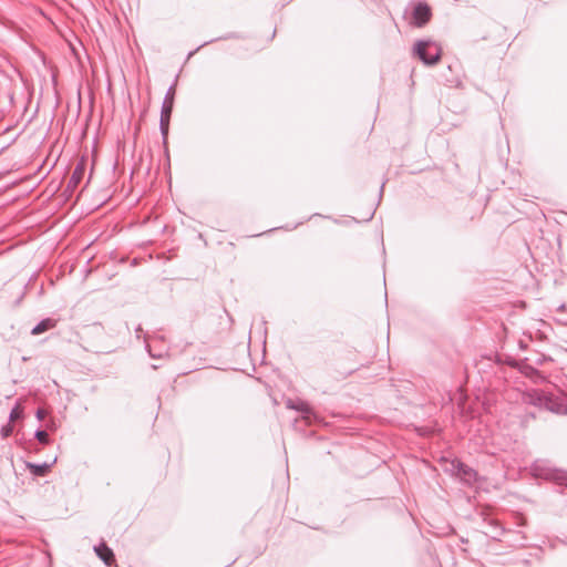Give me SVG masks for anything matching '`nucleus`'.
<instances>
[{
    "instance_id": "obj_1",
    "label": "nucleus",
    "mask_w": 567,
    "mask_h": 567,
    "mask_svg": "<svg viewBox=\"0 0 567 567\" xmlns=\"http://www.w3.org/2000/svg\"><path fill=\"white\" fill-rule=\"evenodd\" d=\"M532 473L536 477L553 481L558 485L567 486V472L550 466L549 462L537 460L532 465Z\"/></svg>"
},
{
    "instance_id": "obj_2",
    "label": "nucleus",
    "mask_w": 567,
    "mask_h": 567,
    "mask_svg": "<svg viewBox=\"0 0 567 567\" xmlns=\"http://www.w3.org/2000/svg\"><path fill=\"white\" fill-rule=\"evenodd\" d=\"M414 54L425 64L435 65L442 56L441 47L431 40H420L414 44Z\"/></svg>"
},
{
    "instance_id": "obj_3",
    "label": "nucleus",
    "mask_w": 567,
    "mask_h": 567,
    "mask_svg": "<svg viewBox=\"0 0 567 567\" xmlns=\"http://www.w3.org/2000/svg\"><path fill=\"white\" fill-rule=\"evenodd\" d=\"M530 398L534 404L543 406L553 413L567 414V401L564 398L555 396L544 391H535Z\"/></svg>"
},
{
    "instance_id": "obj_4",
    "label": "nucleus",
    "mask_w": 567,
    "mask_h": 567,
    "mask_svg": "<svg viewBox=\"0 0 567 567\" xmlns=\"http://www.w3.org/2000/svg\"><path fill=\"white\" fill-rule=\"evenodd\" d=\"M175 83L172 84L164 96V101L161 109V120H159V130L163 136L164 143L167 141L168 130H169V121L173 112L174 100L176 94Z\"/></svg>"
},
{
    "instance_id": "obj_5",
    "label": "nucleus",
    "mask_w": 567,
    "mask_h": 567,
    "mask_svg": "<svg viewBox=\"0 0 567 567\" xmlns=\"http://www.w3.org/2000/svg\"><path fill=\"white\" fill-rule=\"evenodd\" d=\"M431 17V8L426 3L419 2L414 6L412 11V23L415 27L421 28L425 25L430 21Z\"/></svg>"
},
{
    "instance_id": "obj_6",
    "label": "nucleus",
    "mask_w": 567,
    "mask_h": 567,
    "mask_svg": "<svg viewBox=\"0 0 567 567\" xmlns=\"http://www.w3.org/2000/svg\"><path fill=\"white\" fill-rule=\"evenodd\" d=\"M452 471L455 473L456 476H458L462 481H464L467 484H472L477 478L476 471H474L472 467H470L468 465L461 461L452 462Z\"/></svg>"
},
{
    "instance_id": "obj_7",
    "label": "nucleus",
    "mask_w": 567,
    "mask_h": 567,
    "mask_svg": "<svg viewBox=\"0 0 567 567\" xmlns=\"http://www.w3.org/2000/svg\"><path fill=\"white\" fill-rule=\"evenodd\" d=\"M86 169V159L82 157L75 165L74 171L69 179L68 189L73 192L83 179Z\"/></svg>"
},
{
    "instance_id": "obj_8",
    "label": "nucleus",
    "mask_w": 567,
    "mask_h": 567,
    "mask_svg": "<svg viewBox=\"0 0 567 567\" xmlns=\"http://www.w3.org/2000/svg\"><path fill=\"white\" fill-rule=\"evenodd\" d=\"M288 408L301 412L302 419L306 421L307 424H311L312 421H316L318 419L317 414L313 412L311 406L305 401H299L296 404L289 402Z\"/></svg>"
},
{
    "instance_id": "obj_9",
    "label": "nucleus",
    "mask_w": 567,
    "mask_h": 567,
    "mask_svg": "<svg viewBox=\"0 0 567 567\" xmlns=\"http://www.w3.org/2000/svg\"><path fill=\"white\" fill-rule=\"evenodd\" d=\"M94 551L106 566H112L115 563L113 550L104 542L94 546Z\"/></svg>"
},
{
    "instance_id": "obj_10",
    "label": "nucleus",
    "mask_w": 567,
    "mask_h": 567,
    "mask_svg": "<svg viewBox=\"0 0 567 567\" xmlns=\"http://www.w3.org/2000/svg\"><path fill=\"white\" fill-rule=\"evenodd\" d=\"M56 462V457L51 463H42V464H35L31 462H25V467L32 473L33 476L41 477L45 476L52 465Z\"/></svg>"
},
{
    "instance_id": "obj_11",
    "label": "nucleus",
    "mask_w": 567,
    "mask_h": 567,
    "mask_svg": "<svg viewBox=\"0 0 567 567\" xmlns=\"http://www.w3.org/2000/svg\"><path fill=\"white\" fill-rule=\"evenodd\" d=\"M55 326H56V320H54L52 318L42 319L39 323H37L32 328L31 334L39 336L50 329H53Z\"/></svg>"
},
{
    "instance_id": "obj_12",
    "label": "nucleus",
    "mask_w": 567,
    "mask_h": 567,
    "mask_svg": "<svg viewBox=\"0 0 567 567\" xmlns=\"http://www.w3.org/2000/svg\"><path fill=\"white\" fill-rule=\"evenodd\" d=\"M22 414H23V409L21 406V403L20 402H17V404L13 406V409L11 410L10 414H9V422H14L19 419L22 417Z\"/></svg>"
},
{
    "instance_id": "obj_13",
    "label": "nucleus",
    "mask_w": 567,
    "mask_h": 567,
    "mask_svg": "<svg viewBox=\"0 0 567 567\" xmlns=\"http://www.w3.org/2000/svg\"><path fill=\"white\" fill-rule=\"evenodd\" d=\"M34 437L43 445L50 444V436L44 430L38 429L34 433Z\"/></svg>"
},
{
    "instance_id": "obj_14",
    "label": "nucleus",
    "mask_w": 567,
    "mask_h": 567,
    "mask_svg": "<svg viewBox=\"0 0 567 567\" xmlns=\"http://www.w3.org/2000/svg\"><path fill=\"white\" fill-rule=\"evenodd\" d=\"M491 527H492V537L493 538H497L498 536H501L503 533H504V529L501 527V525L496 522H491Z\"/></svg>"
},
{
    "instance_id": "obj_15",
    "label": "nucleus",
    "mask_w": 567,
    "mask_h": 567,
    "mask_svg": "<svg viewBox=\"0 0 567 567\" xmlns=\"http://www.w3.org/2000/svg\"><path fill=\"white\" fill-rule=\"evenodd\" d=\"M144 341L146 343V350L148 352V354L152 357V358H162L163 357V353L162 352H154L153 351V348L151 346V343L148 342V339L147 337L144 338Z\"/></svg>"
},
{
    "instance_id": "obj_16",
    "label": "nucleus",
    "mask_w": 567,
    "mask_h": 567,
    "mask_svg": "<svg viewBox=\"0 0 567 567\" xmlns=\"http://www.w3.org/2000/svg\"><path fill=\"white\" fill-rule=\"evenodd\" d=\"M12 432H13V426L11 425L10 422L1 427V436L3 439L9 437L12 434Z\"/></svg>"
},
{
    "instance_id": "obj_17",
    "label": "nucleus",
    "mask_w": 567,
    "mask_h": 567,
    "mask_svg": "<svg viewBox=\"0 0 567 567\" xmlns=\"http://www.w3.org/2000/svg\"><path fill=\"white\" fill-rule=\"evenodd\" d=\"M35 416L39 421H42L47 416V411L44 409H38Z\"/></svg>"
},
{
    "instance_id": "obj_18",
    "label": "nucleus",
    "mask_w": 567,
    "mask_h": 567,
    "mask_svg": "<svg viewBox=\"0 0 567 567\" xmlns=\"http://www.w3.org/2000/svg\"><path fill=\"white\" fill-rule=\"evenodd\" d=\"M534 372L537 375L538 380L544 381L546 379L538 370H534Z\"/></svg>"
},
{
    "instance_id": "obj_19",
    "label": "nucleus",
    "mask_w": 567,
    "mask_h": 567,
    "mask_svg": "<svg viewBox=\"0 0 567 567\" xmlns=\"http://www.w3.org/2000/svg\"><path fill=\"white\" fill-rule=\"evenodd\" d=\"M142 331H143V330H142V327H141V326H138V327L136 328V330H135V332H136V337H137V338H140V333H141Z\"/></svg>"
}]
</instances>
